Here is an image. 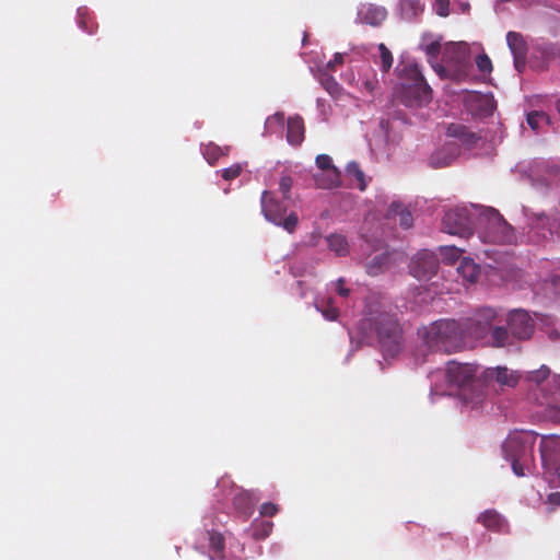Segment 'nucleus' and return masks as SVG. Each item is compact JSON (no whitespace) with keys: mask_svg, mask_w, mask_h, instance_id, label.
Listing matches in <instances>:
<instances>
[{"mask_svg":"<svg viewBox=\"0 0 560 560\" xmlns=\"http://www.w3.org/2000/svg\"><path fill=\"white\" fill-rule=\"evenodd\" d=\"M260 514L262 516H275L278 512V508L276 504L273 503H270V502H266L264 504H261L260 506Z\"/></svg>","mask_w":560,"mask_h":560,"instance_id":"c03bdc74","label":"nucleus"},{"mask_svg":"<svg viewBox=\"0 0 560 560\" xmlns=\"http://www.w3.org/2000/svg\"><path fill=\"white\" fill-rule=\"evenodd\" d=\"M327 244L329 249L338 256H346L349 252L347 238L341 234H330L327 237Z\"/></svg>","mask_w":560,"mask_h":560,"instance_id":"bb28decb","label":"nucleus"},{"mask_svg":"<svg viewBox=\"0 0 560 560\" xmlns=\"http://www.w3.org/2000/svg\"><path fill=\"white\" fill-rule=\"evenodd\" d=\"M359 16L361 21L371 26H380L387 16V11L374 4L364 5L360 12Z\"/></svg>","mask_w":560,"mask_h":560,"instance_id":"a211bd4d","label":"nucleus"},{"mask_svg":"<svg viewBox=\"0 0 560 560\" xmlns=\"http://www.w3.org/2000/svg\"><path fill=\"white\" fill-rule=\"evenodd\" d=\"M400 13L405 20L411 21L423 11L421 0H400Z\"/></svg>","mask_w":560,"mask_h":560,"instance_id":"b1692460","label":"nucleus"},{"mask_svg":"<svg viewBox=\"0 0 560 560\" xmlns=\"http://www.w3.org/2000/svg\"><path fill=\"white\" fill-rule=\"evenodd\" d=\"M345 280L342 278H339L336 282V287H337V293L342 296V298H347L349 296L350 294V290L345 288Z\"/></svg>","mask_w":560,"mask_h":560,"instance_id":"de8ad7c7","label":"nucleus"},{"mask_svg":"<svg viewBox=\"0 0 560 560\" xmlns=\"http://www.w3.org/2000/svg\"><path fill=\"white\" fill-rule=\"evenodd\" d=\"M434 10L439 16L446 18L450 14V0H435Z\"/></svg>","mask_w":560,"mask_h":560,"instance_id":"ea45409f","label":"nucleus"},{"mask_svg":"<svg viewBox=\"0 0 560 560\" xmlns=\"http://www.w3.org/2000/svg\"><path fill=\"white\" fill-rule=\"evenodd\" d=\"M256 499L249 491H241L233 498V505L235 510L244 516L246 520L252 515L254 511Z\"/></svg>","mask_w":560,"mask_h":560,"instance_id":"aec40b11","label":"nucleus"},{"mask_svg":"<svg viewBox=\"0 0 560 560\" xmlns=\"http://www.w3.org/2000/svg\"><path fill=\"white\" fill-rule=\"evenodd\" d=\"M467 60L465 59L464 61H460V67L457 71V74H456V78L457 79H462L463 77L467 75V72H466V66H467Z\"/></svg>","mask_w":560,"mask_h":560,"instance_id":"8fccbe9b","label":"nucleus"},{"mask_svg":"<svg viewBox=\"0 0 560 560\" xmlns=\"http://www.w3.org/2000/svg\"><path fill=\"white\" fill-rule=\"evenodd\" d=\"M457 272L468 282L474 283L479 276V267L470 258H463Z\"/></svg>","mask_w":560,"mask_h":560,"instance_id":"393cba45","label":"nucleus"},{"mask_svg":"<svg viewBox=\"0 0 560 560\" xmlns=\"http://www.w3.org/2000/svg\"><path fill=\"white\" fill-rule=\"evenodd\" d=\"M378 50H380V54H381V69L382 71L384 72H387L389 71V69L392 68L393 66V55L390 52V50L385 46V44L381 43L378 45Z\"/></svg>","mask_w":560,"mask_h":560,"instance_id":"72a5a7b5","label":"nucleus"},{"mask_svg":"<svg viewBox=\"0 0 560 560\" xmlns=\"http://www.w3.org/2000/svg\"><path fill=\"white\" fill-rule=\"evenodd\" d=\"M476 66L478 68V70L485 74H490L492 69H493V66H492V61L490 59V57L482 52V54H479L477 57H476Z\"/></svg>","mask_w":560,"mask_h":560,"instance_id":"f704fd0d","label":"nucleus"},{"mask_svg":"<svg viewBox=\"0 0 560 560\" xmlns=\"http://www.w3.org/2000/svg\"><path fill=\"white\" fill-rule=\"evenodd\" d=\"M508 326L513 338L525 340L534 332V320L523 310H514L509 314Z\"/></svg>","mask_w":560,"mask_h":560,"instance_id":"ddd939ff","label":"nucleus"},{"mask_svg":"<svg viewBox=\"0 0 560 560\" xmlns=\"http://www.w3.org/2000/svg\"><path fill=\"white\" fill-rule=\"evenodd\" d=\"M243 171V165L241 163L233 164L226 168L221 171V176L225 180H232L241 175Z\"/></svg>","mask_w":560,"mask_h":560,"instance_id":"4c0bfd02","label":"nucleus"},{"mask_svg":"<svg viewBox=\"0 0 560 560\" xmlns=\"http://www.w3.org/2000/svg\"><path fill=\"white\" fill-rule=\"evenodd\" d=\"M346 170L347 174L357 180V187L360 190H364L366 188L365 176L359 164L357 162H350Z\"/></svg>","mask_w":560,"mask_h":560,"instance_id":"7c9ffc66","label":"nucleus"},{"mask_svg":"<svg viewBox=\"0 0 560 560\" xmlns=\"http://www.w3.org/2000/svg\"><path fill=\"white\" fill-rule=\"evenodd\" d=\"M558 472H560V465H559V466H558V468H557V474H558Z\"/></svg>","mask_w":560,"mask_h":560,"instance_id":"4d7b16f0","label":"nucleus"},{"mask_svg":"<svg viewBox=\"0 0 560 560\" xmlns=\"http://www.w3.org/2000/svg\"><path fill=\"white\" fill-rule=\"evenodd\" d=\"M445 381L451 387L458 388L464 396L471 394L480 397L483 387V371L475 364L448 361L445 368Z\"/></svg>","mask_w":560,"mask_h":560,"instance_id":"20e7f679","label":"nucleus"},{"mask_svg":"<svg viewBox=\"0 0 560 560\" xmlns=\"http://www.w3.org/2000/svg\"><path fill=\"white\" fill-rule=\"evenodd\" d=\"M316 166L322 171L314 175L317 188L330 189L340 185V172L332 164V160L327 154H319L315 160Z\"/></svg>","mask_w":560,"mask_h":560,"instance_id":"9b49d317","label":"nucleus"},{"mask_svg":"<svg viewBox=\"0 0 560 560\" xmlns=\"http://www.w3.org/2000/svg\"><path fill=\"white\" fill-rule=\"evenodd\" d=\"M272 529L271 522H262L259 526L255 527L253 532V537L255 539H265L269 536Z\"/></svg>","mask_w":560,"mask_h":560,"instance_id":"58836bf2","label":"nucleus"},{"mask_svg":"<svg viewBox=\"0 0 560 560\" xmlns=\"http://www.w3.org/2000/svg\"><path fill=\"white\" fill-rule=\"evenodd\" d=\"M478 237L483 243L513 244L516 242L514 229L493 208L485 209L477 225Z\"/></svg>","mask_w":560,"mask_h":560,"instance_id":"7ed1b4c3","label":"nucleus"},{"mask_svg":"<svg viewBox=\"0 0 560 560\" xmlns=\"http://www.w3.org/2000/svg\"><path fill=\"white\" fill-rule=\"evenodd\" d=\"M319 81H320V84L332 96V97H337L340 95L341 93V86L339 85V83L336 81V79L324 72L320 74L319 77Z\"/></svg>","mask_w":560,"mask_h":560,"instance_id":"c85d7f7f","label":"nucleus"},{"mask_svg":"<svg viewBox=\"0 0 560 560\" xmlns=\"http://www.w3.org/2000/svg\"><path fill=\"white\" fill-rule=\"evenodd\" d=\"M371 322L375 326L385 355L394 357L397 354L401 348L402 331L396 317L388 313H381Z\"/></svg>","mask_w":560,"mask_h":560,"instance_id":"423d86ee","label":"nucleus"},{"mask_svg":"<svg viewBox=\"0 0 560 560\" xmlns=\"http://www.w3.org/2000/svg\"><path fill=\"white\" fill-rule=\"evenodd\" d=\"M497 312L491 307L478 310L474 316L458 320L464 332V340H482L486 341Z\"/></svg>","mask_w":560,"mask_h":560,"instance_id":"6e6552de","label":"nucleus"},{"mask_svg":"<svg viewBox=\"0 0 560 560\" xmlns=\"http://www.w3.org/2000/svg\"><path fill=\"white\" fill-rule=\"evenodd\" d=\"M276 120L278 124L282 125L284 121V115L283 113H276L272 117L269 118V120Z\"/></svg>","mask_w":560,"mask_h":560,"instance_id":"3c124183","label":"nucleus"},{"mask_svg":"<svg viewBox=\"0 0 560 560\" xmlns=\"http://www.w3.org/2000/svg\"><path fill=\"white\" fill-rule=\"evenodd\" d=\"M221 154V149L213 143L207 144L203 149V155L210 164H214Z\"/></svg>","mask_w":560,"mask_h":560,"instance_id":"c9c22d12","label":"nucleus"},{"mask_svg":"<svg viewBox=\"0 0 560 560\" xmlns=\"http://www.w3.org/2000/svg\"><path fill=\"white\" fill-rule=\"evenodd\" d=\"M508 46L514 56H527L528 47L525 38L521 33L509 32L506 34Z\"/></svg>","mask_w":560,"mask_h":560,"instance_id":"412c9836","label":"nucleus"},{"mask_svg":"<svg viewBox=\"0 0 560 560\" xmlns=\"http://www.w3.org/2000/svg\"><path fill=\"white\" fill-rule=\"evenodd\" d=\"M441 50V44L439 40H433L425 45L424 51L430 58H436Z\"/></svg>","mask_w":560,"mask_h":560,"instance_id":"79ce46f5","label":"nucleus"},{"mask_svg":"<svg viewBox=\"0 0 560 560\" xmlns=\"http://www.w3.org/2000/svg\"><path fill=\"white\" fill-rule=\"evenodd\" d=\"M557 477H558V480H559V482H560V472H558V476H557Z\"/></svg>","mask_w":560,"mask_h":560,"instance_id":"13d9d810","label":"nucleus"},{"mask_svg":"<svg viewBox=\"0 0 560 560\" xmlns=\"http://www.w3.org/2000/svg\"><path fill=\"white\" fill-rule=\"evenodd\" d=\"M78 24L80 28H82L89 34H93L97 28V25L94 23L93 18L88 13L85 9H79Z\"/></svg>","mask_w":560,"mask_h":560,"instance_id":"2f4dec72","label":"nucleus"},{"mask_svg":"<svg viewBox=\"0 0 560 560\" xmlns=\"http://www.w3.org/2000/svg\"><path fill=\"white\" fill-rule=\"evenodd\" d=\"M389 256L386 253H382L375 255L368 264H366V272L370 276H377L381 273L385 267L388 265Z\"/></svg>","mask_w":560,"mask_h":560,"instance_id":"cd10ccee","label":"nucleus"},{"mask_svg":"<svg viewBox=\"0 0 560 560\" xmlns=\"http://www.w3.org/2000/svg\"><path fill=\"white\" fill-rule=\"evenodd\" d=\"M440 253L443 261L452 265L462 257L464 250L454 245H446L440 247Z\"/></svg>","mask_w":560,"mask_h":560,"instance_id":"c756f323","label":"nucleus"},{"mask_svg":"<svg viewBox=\"0 0 560 560\" xmlns=\"http://www.w3.org/2000/svg\"><path fill=\"white\" fill-rule=\"evenodd\" d=\"M293 186V179L289 175H282L279 180V189L283 196L284 200H289L291 198L290 191Z\"/></svg>","mask_w":560,"mask_h":560,"instance_id":"e433bc0d","label":"nucleus"},{"mask_svg":"<svg viewBox=\"0 0 560 560\" xmlns=\"http://www.w3.org/2000/svg\"><path fill=\"white\" fill-rule=\"evenodd\" d=\"M556 108L560 114V98L556 102Z\"/></svg>","mask_w":560,"mask_h":560,"instance_id":"864d4df0","label":"nucleus"},{"mask_svg":"<svg viewBox=\"0 0 560 560\" xmlns=\"http://www.w3.org/2000/svg\"><path fill=\"white\" fill-rule=\"evenodd\" d=\"M419 351H421V350L419 349V350L416 352V354H415V355H416V360H417L418 362H421V363H422V362H425V361H427V354L422 353V354H421V358H420V355H419Z\"/></svg>","mask_w":560,"mask_h":560,"instance_id":"603ef678","label":"nucleus"},{"mask_svg":"<svg viewBox=\"0 0 560 560\" xmlns=\"http://www.w3.org/2000/svg\"><path fill=\"white\" fill-rule=\"evenodd\" d=\"M524 381L532 397L544 409L541 415L546 419L549 405L555 401L560 404V375H551V371L547 365L526 373Z\"/></svg>","mask_w":560,"mask_h":560,"instance_id":"f03ea898","label":"nucleus"},{"mask_svg":"<svg viewBox=\"0 0 560 560\" xmlns=\"http://www.w3.org/2000/svg\"><path fill=\"white\" fill-rule=\"evenodd\" d=\"M460 149L455 142H447L438 149L430 156L429 163L433 168H443L450 166L459 155Z\"/></svg>","mask_w":560,"mask_h":560,"instance_id":"4468645a","label":"nucleus"},{"mask_svg":"<svg viewBox=\"0 0 560 560\" xmlns=\"http://www.w3.org/2000/svg\"><path fill=\"white\" fill-rule=\"evenodd\" d=\"M478 523L492 532L502 533L508 528L504 517L495 510H487L478 516Z\"/></svg>","mask_w":560,"mask_h":560,"instance_id":"dca6fc26","label":"nucleus"},{"mask_svg":"<svg viewBox=\"0 0 560 560\" xmlns=\"http://www.w3.org/2000/svg\"><path fill=\"white\" fill-rule=\"evenodd\" d=\"M419 335L431 352L454 353L466 346L460 323L455 319L436 320L419 330Z\"/></svg>","mask_w":560,"mask_h":560,"instance_id":"f257e3e1","label":"nucleus"},{"mask_svg":"<svg viewBox=\"0 0 560 560\" xmlns=\"http://www.w3.org/2000/svg\"><path fill=\"white\" fill-rule=\"evenodd\" d=\"M305 126L301 116L289 117L287 122V140L291 145H300L304 141Z\"/></svg>","mask_w":560,"mask_h":560,"instance_id":"f3484780","label":"nucleus"},{"mask_svg":"<svg viewBox=\"0 0 560 560\" xmlns=\"http://www.w3.org/2000/svg\"><path fill=\"white\" fill-rule=\"evenodd\" d=\"M407 80L401 84L400 102L407 107H422L432 98V90L417 65L404 69Z\"/></svg>","mask_w":560,"mask_h":560,"instance_id":"39448f33","label":"nucleus"},{"mask_svg":"<svg viewBox=\"0 0 560 560\" xmlns=\"http://www.w3.org/2000/svg\"><path fill=\"white\" fill-rule=\"evenodd\" d=\"M537 434L532 431H514L502 444L505 458L529 460Z\"/></svg>","mask_w":560,"mask_h":560,"instance_id":"1a4fd4ad","label":"nucleus"},{"mask_svg":"<svg viewBox=\"0 0 560 560\" xmlns=\"http://www.w3.org/2000/svg\"><path fill=\"white\" fill-rule=\"evenodd\" d=\"M527 124L533 130H537L539 128V124L545 121L546 124L550 122L549 116L539 110H534L527 114Z\"/></svg>","mask_w":560,"mask_h":560,"instance_id":"473e14b6","label":"nucleus"},{"mask_svg":"<svg viewBox=\"0 0 560 560\" xmlns=\"http://www.w3.org/2000/svg\"><path fill=\"white\" fill-rule=\"evenodd\" d=\"M442 231L463 238L471 236L474 232L467 210L455 208L446 211L442 219Z\"/></svg>","mask_w":560,"mask_h":560,"instance_id":"9d476101","label":"nucleus"},{"mask_svg":"<svg viewBox=\"0 0 560 560\" xmlns=\"http://www.w3.org/2000/svg\"><path fill=\"white\" fill-rule=\"evenodd\" d=\"M512 335L505 327L491 325L485 343L493 348H501L512 345Z\"/></svg>","mask_w":560,"mask_h":560,"instance_id":"6ab92c4d","label":"nucleus"},{"mask_svg":"<svg viewBox=\"0 0 560 560\" xmlns=\"http://www.w3.org/2000/svg\"><path fill=\"white\" fill-rule=\"evenodd\" d=\"M540 453L544 455L542 443L540 444Z\"/></svg>","mask_w":560,"mask_h":560,"instance_id":"6e6d98bb","label":"nucleus"},{"mask_svg":"<svg viewBox=\"0 0 560 560\" xmlns=\"http://www.w3.org/2000/svg\"><path fill=\"white\" fill-rule=\"evenodd\" d=\"M343 63V55L340 52L335 54L334 59L328 61L326 68L330 71L336 70V66Z\"/></svg>","mask_w":560,"mask_h":560,"instance_id":"a18cd8bd","label":"nucleus"},{"mask_svg":"<svg viewBox=\"0 0 560 560\" xmlns=\"http://www.w3.org/2000/svg\"><path fill=\"white\" fill-rule=\"evenodd\" d=\"M209 535V548L213 556L210 557L211 560L221 559L224 556L225 541L222 534L218 532H208Z\"/></svg>","mask_w":560,"mask_h":560,"instance_id":"a878e982","label":"nucleus"},{"mask_svg":"<svg viewBox=\"0 0 560 560\" xmlns=\"http://www.w3.org/2000/svg\"><path fill=\"white\" fill-rule=\"evenodd\" d=\"M388 218H399V225L404 229H409L412 226L413 220L410 211H408L404 206L399 202H392L387 210Z\"/></svg>","mask_w":560,"mask_h":560,"instance_id":"5701e85b","label":"nucleus"},{"mask_svg":"<svg viewBox=\"0 0 560 560\" xmlns=\"http://www.w3.org/2000/svg\"><path fill=\"white\" fill-rule=\"evenodd\" d=\"M261 211L265 218L279 226H282L289 233H292L299 223V218L294 212L287 214V206L279 200L273 192L265 190L261 195Z\"/></svg>","mask_w":560,"mask_h":560,"instance_id":"0eeeda50","label":"nucleus"},{"mask_svg":"<svg viewBox=\"0 0 560 560\" xmlns=\"http://www.w3.org/2000/svg\"><path fill=\"white\" fill-rule=\"evenodd\" d=\"M547 502L552 505H560V492H552L548 495Z\"/></svg>","mask_w":560,"mask_h":560,"instance_id":"09e8293b","label":"nucleus"},{"mask_svg":"<svg viewBox=\"0 0 560 560\" xmlns=\"http://www.w3.org/2000/svg\"><path fill=\"white\" fill-rule=\"evenodd\" d=\"M492 380H495L500 385L514 387L517 385L520 376L506 368L483 370V386Z\"/></svg>","mask_w":560,"mask_h":560,"instance_id":"2eb2a0df","label":"nucleus"},{"mask_svg":"<svg viewBox=\"0 0 560 560\" xmlns=\"http://www.w3.org/2000/svg\"><path fill=\"white\" fill-rule=\"evenodd\" d=\"M538 220H540V221H542V220H547V217H546L545 214H540V215L538 217Z\"/></svg>","mask_w":560,"mask_h":560,"instance_id":"5fc2aeb1","label":"nucleus"},{"mask_svg":"<svg viewBox=\"0 0 560 560\" xmlns=\"http://www.w3.org/2000/svg\"><path fill=\"white\" fill-rule=\"evenodd\" d=\"M526 57L527 56H514V67L517 72L522 73L526 68Z\"/></svg>","mask_w":560,"mask_h":560,"instance_id":"49530a36","label":"nucleus"},{"mask_svg":"<svg viewBox=\"0 0 560 560\" xmlns=\"http://www.w3.org/2000/svg\"><path fill=\"white\" fill-rule=\"evenodd\" d=\"M439 261L433 253L428 250L419 252L409 265L410 273L419 279H429L436 273Z\"/></svg>","mask_w":560,"mask_h":560,"instance_id":"f8f14e48","label":"nucleus"},{"mask_svg":"<svg viewBox=\"0 0 560 560\" xmlns=\"http://www.w3.org/2000/svg\"><path fill=\"white\" fill-rule=\"evenodd\" d=\"M324 317L328 320H336L337 317L339 316V311L338 308L334 307L330 303V300L328 301V305L326 308H324L322 311Z\"/></svg>","mask_w":560,"mask_h":560,"instance_id":"37998d69","label":"nucleus"},{"mask_svg":"<svg viewBox=\"0 0 560 560\" xmlns=\"http://www.w3.org/2000/svg\"><path fill=\"white\" fill-rule=\"evenodd\" d=\"M506 459L511 462L513 472L516 476L522 477V476L525 475L524 467H525V465L527 464L528 460L518 459V458H506Z\"/></svg>","mask_w":560,"mask_h":560,"instance_id":"a19ab883","label":"nucleus"},{"mask_svg":"<svg viewBox=\"0 0 560 560\" xmlns=\"http://www.w3.org/2000/svg\"><path fill=\"white\" fill-rule=\"evenodd\" d=\"M447 133L452 137L458 138L462 142L468 145L475 144L479 139L468 127L459 124L450 125Z\"/></svg>","mask_w":560,"mask_h":560,"instance_id":"4be33fe9","label":"nucleus"}]
</instances>
